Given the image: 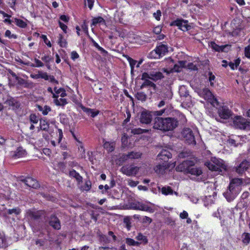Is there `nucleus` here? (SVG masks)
Listing matches in <instances>:
<instances>
[{
    "instance_id": "33",
    "label": "nucleus",
    "mask_w": 250,
    "mask_h": 250,
    "mask_svg": "<svg viewBox=\"0 0 250 250\" xmlns=\"http://www.w3.org/2000/svg\"><path fill=\"white\" fill-rule=\"evenodd\" d=\"M37 108L38 110L42 112V114L44 115H47L48 112L51 111V108L47 105H44L43 106L38 105Z\"/></svg>"
},
{
    "instance_id": "48",
    "label": "nucleus",
    "mask_w": 250,
    "mask_h": 250,
    "mask_svg": "<svg viewBox=\"0 0 250 250\" xmlns=\"http://www.w3.org/2000/svg\"><path fill=\"white\" fill-rule=\"evenodd\" d=\"M20 212V210L19 208H13V209H9L5 212V214L6 215L8 214H12L13 213H14L15 214H18Z\"/></svg>"
},
{
    "instance_id": "49",
    "label": "nucleus",
    "mask_w": 250,
    "mask_h": 250,
    "mask_svg": "<svg viewBox=\"0 0 250 250\" xmlns=\"http://www.w3.org/2000/svg\"><path fill=\"white\" fill-rule=\"evenodd\" d=\"M29 120L31 123L37 124L39 121L38 117L34 114H32L29 117Z\"/></svg>"
},
{
    "instance_id": "25",
    "label": "nucleus",
    "mask_w": 250,
    "mask_h": 250,
    "mask_svg": "<svg viewBox=\"0 0 250 250\" xmlns=\"http://www.w3.org/2000/svg\"><path fill=\"white\" fill-rule=\"evenodd\" d=\"M187 173H189L191 175L195 176H199L202 173V171L200 168L192 166L189 167Z\"/></svg>"
},
{
    "instance_id": "62",
    "label": "nucleus",
    "mask_w": 250,
    "mask_h": 250,
    "mask_svg": "<svg viewBox=\"0 0 250 250\" xmlns=\"http://www.w3.org/2000/svg\"><path fill=\"white\" fill-rule=\"evenodd\" d=\"M179 216H180V218L184 219L187 218V217L188 216V213L186 211L184 210L182 212H181Z\"/></svg>"
},
{
    "instance_id": "56",
    "label": "nucleus",
    "mask_w": 250,
    "mask_h": 250,
    "mask_svg": "<svg viewBox=\"0 0 250 250\" xmlns=\"http://www.w3.org/2000/svg\"><path fill=\"white\" fill-rule=\"evenodd\" d=\"M186 67H187L189 69L193 70L197 69L196 66L192 63H187Z\"/></svg>"
},
{
    "instance_id": "24",
    "label": "nucleus",
    "mask_w": 250,
    "mask_h": 250,
    "mask_svg": "<svg viewBox=\"0 0 250 250\" xmlns=\"http://www.w3.org/2000/svg\"><path fill=\"white\" fill-rule=\"evenodd\" d=\"M209 46L214 50L218 52L224 51L225 49L228 47V45H221L219 46L216 44L214 42H210L209 44Z\"/></svg>"
},
{
    "instance_id": "42",
    "label": "nucleus",
    "mask_w": 250,
    "mask_h": 250,
    "mask_svg": "<svg viewBox=\"0 0 250 250\" xmlns=\"http://www.w3.org/2000/svg\"><path fill=\"white\" fill-rule=\"evenodd\" d=\"M63 97L56 98L55 99V103L58 105H65L67 102L65 99L63 98Z\"/></svg>"
},
{
    "instance_id": "40",
    "label": "nucleus",
    "mask_w": 250,
    "mask_h": 250,
    "mask_svg": "<svg viewBox=\"0 0 250 250\" xmlns=\"http://www.w3.org/2000/svg\"><path fill=\"white\" fill-rule=\"evenodd\" d=\"M8 104L12 106L14 109L17 108L20 106V104L15 100L13 99H10L7 101Z\"/></svg>"
},
{
    "instance_id": "4",
    "label": "nucleus",
    "mask_w": 250,
    "mask_h": 250,
    "mask_svg": "<svg viewBox=\"0 0 250 250\" xmlns=\"http://www.w3.org/2000/svg\"><path fill=\"white\" fill-rule=\"evenodd\" d=\"M205 165L209 170L219 172L227 169V166L225 165L224 161L216 158H212L210 161L207 162Z\"/></svg>"
},
{
    "instance_id": "1",
    "label": "nucleus",
    "mask_w": 250,
    "mask_h": 250,
    "mask_svg": "<svg viewBox=\"0 0 250 250\" xmlns=\"http://www.w3.org/2000/svg\"><path fill=\"white\" fill-rule=\"evenodd\" d=\"M178 125V122L174 118L157 117L155 119L153 127L155 129L169 131L175 128Z\"/></svg>"
},
{
    "instance_id": "35",
    "label": "nucleus",
    "mask_w": 250,
    "mask_h": 250,
    "mask_svg": "<svg viewBox=\"0 0 250 250\" xmlns=\"http://www.w3.org/2000/svg\"><path fill=\"white\" fill-rule=\"evenodd\" d=\"M241 60L239 58L234 60L233 62H230L229 63V65L232 70H234L237 68L240 63Z\"/></svg>"
},
{
    "instance_id": "12",
    "label": "nucleus",
    "mask_w": 250,
    "mask_h": 250,
    "mask_svg": "<svg viewBox=\"0 0 250 250\" xmlns=\"http://www.w3.org/2000/svg\"><path fill=\"white\" fill-rule=\"evenodd\" d=\"M244 184V181L241 178H233L230 182V188L233 189L236 193H240L241 190V186Z\"/></svg>"
},
{
    "instance_id": "36",
    "label": "nucleus",
    "mask_w": 250,
    "mask_h": 250,
    "mask_svg": "<svg viewBox=\"0 0 250 250\" xmlns=\"http://www.w3.org/2000/svg\"><path fill=\"white\" fill-rule=\"evenodd\" d=\"M16 24L21 28H25L27 26V23L25 21L17 18L14 19Z\"/></svg>"
},
{
    "instance_id": "45",
    "label": "nucleus",
    "mask_w": 250,
    "mask_h": 250,
    "mask_svg": "<svg viewBox=\"0 0 250 250\" xmlns=\"http://www.w3.org/2000/svg\"><path fill=\"white\" fill-rule=\"evenodd\" d=\"M136 98L140 101H145L146 100V95L143 92H138L136 95Z\"/></svg>"
},
{
    "instance_id": "8",
    "label": "nucleus",
    "mask_w": 250,
    "mask_h": 250,
    "mask_svg": "<svg viewBox=\"0 0 250 250\" xmlns=\"http://www.w3.org/2000/svg\"><path fill=\"white\" fill-rule=\"evenodd\" d=\"M167 52V46L164 44H160L151 52V55L154 58H160Z\"/></svg>"
},
{
    "instance_id": "26",
    "label": "nucleus",
    "mask_w": 250,
    "mask_h": 250,
    "mask_svg": "<svg viewBox=\"0 0 250 250\" xmlns=\"http://www.w3.org/2000/svg\"><path fill=\"white\" fill-rule=\"evenodd\" d=\"M115 143L114 142H107L104 141V147L107 151L112 152L114 150Z\"/></svg>"
},
{
    "instance_id": "15",
    "label": "nucleus",
    "mask_w": 250,
    "mask_h": 250,
    "mask_svg": "<svg viewBox=\"0 0 250 250\" xmlns=\"http://www.w3.org/2000/svg\"><path fill=\"white\" fill-rule=\"evenodd\" d=\"M152 119V115L150 112L146 110L142 112L140 117V121L141 123L148 124L151 123Z\"/></svg>"
},
{
    "instance_id": "54",
    "label": "nucleus",
    "mask_w": 250,
    "mask_h": 250,
    "mask_svg": "<svg viewBox=\"0 0 250 250\" xmlns=\"http://www.w3.org/2000/svg\"><path fill=\"white\" fill-rule=\"evenodd\" d=\"M42 38L43 39L44 43L49 47H51V43L48 40L46 35H42Z\"/></svg>"
},
{
    "instance_id": "7",
    "label": "nucleus",
    "mask_w": 250,
    "mask_h": 250,
    "mask_svg": "<svg viewBox=\"0 0 250 250\" xmlns=\"http://www.w3.org/2000/svg\"><path fill=\"white\" fill-rule=\"evenodd\" d=\"M140 168L138 167L125 165L122 167L121 171L128 176H135L138 172Z\"/></svg>"
},
{
    "instance_id": "22",
    "label": "nucleus",
    "mask_w": 250,
    "mask_h": 250,
    "mask_svg": "<svg viewBox=\"0 0 250 250\" xmlns=\"http://www.w3.org/2000/svg\"><path fill=\"white\" fill-rule=\"evenodd\" d=\"M171 157V154L169 151L166 149H163L158 155V158L166 162Z\"/></svg>"
},
{
    "instance_id": "53",
    "label": "nucleus",
    "mask_w": 250,
    "mask_h": 250,
    "mask_svg": "<svg viewBox=\"0 0 250 250\" xmlns=\"http://www.w3.org/2000/svg\"><path fill=\"white\" fill-rule=\"evenodd\" d=\"M153 16L156 20L160 21L161 17V11L160 10H157L156 12L153 13Z\"/></svg>"
},
{
    "instance_id": "21",
    "label": "nucleus",
    "mask_w": 250,
    "mask_h": 250,
    "mask_svg": "<svg viewBox=\"0 0 250 250\" xmlns=\"http://www.w3.org/2000/svg\"><path fill=\"white\" fill-rule=\"evenodd\" d=\"M24 182L26 185L32 188H36L39 187V183L38 181L31 177L26 178Z\"/></svg>"
},
{
    "instance_id": "11",
    "label": "nucleus",
    "mask_w": 250,
    "mask_h": 250,
    "mask_svg": "<svg viewBox=\"0 0 250 250\" xmlns=\"http://www.w3.org/2000/svg\"><path fill=\"white\" fill-rule=\"evenodd\" d=\"M149 204H145L141 202L134 203L132 208L134 209L147 211L150 213L154 212V208L150 206Z\"/></svg>"
},
{
    "instance_id": "2",
    "label": "nucleus",
    "mask_w": 250,
    "mask_h": 250,
    "mask_svg": "<svg viewBox=\"0 0 250 250\" xmlns=\"http://www.w3.org/2000/svg\"><path fill=\"white\" fill-rule=\"evenodd\" d=\"M198 135V131L195 127H185L182 132V136L186 143L189 145H196L195 137Z\"/></svg>"
},
{
    "instance_id": "23",
    "label": "nucleus",
    "mask_w": 250,
    "mask_h": 250,
    "mask_svg": "<svg viewBox=\"0 0 250 250\" xmlns=\"http://www.w3.org/2000/svg\"><path fill=\"white\" fill-rule=\"evenodd\" d=\"M154 169L157 174H163L167 170L166 163L156 166Z\"/></svg>"
},
{
    "instance_id": "16",
    "label": "nucleus",
    "mask_w": 250,
    "mask_h": 250,
    "mask_svg": "<svg viewBox=\"0 0 250 250\" xmlns=\"http://www.w3.org/2000/svg\"><path fill=\"white\" fill-rule=\"evenodd\" d=\"M219 116L224 119H229L232 115L231 111L226 106L221 107L218 110Z\"/></svg>"
},
{
    "instance_id": "50",
    "label": "nucleus",
    "mask_w": 250,
    "mask_h": 250,
    "mask_svg": "<svg viewBox=\"0 0 250 250\" xmlns=\"http://www.w3.org/2000/svg\"><path fill=\"white\" fill-rule=\"evenodd\" d=\"M34 62L36 63V64L30 65L31 66L39 67H42L43 66V63L40 60H39L36 58H35Z\"/></svg>"
},
{
    "instance_id": "44",
    "label": "nucleus",
    "mask_w": 250,
    "mask_h": 250,
    "mask_svg": "<svg viewBox=\"0 0 250 250\" xmlns=\"http://www.w3.org/2000/svg\"><path fill=\"white\" fill-rule=\"evenodd\" d=\"M126 58L130 66L131 71V72H132L134 68V66L136 65L137 63V61L136 60H133V59L129 57H127Z\"/></svg>"
},
{
    "instance_id": "27",
    "label": "nucleus",
    "mask_w": 250,
    "mask_h": 250,
    "mask_svg": "<svg viewBox=\"0 0 250 250\" xmlns=\"http://www.w3.org/2000/svg\"><path fill=\"white\" fill-rule=\"evenodd\" d=\"M55 93H53V97L55 98H59V97H64L66 96V93L65 91L62 88L54 89Z\"/></svg>"
},
{
    "instance_id": "39",
    "label": "nucleus",
    "mask_w": 250,
    "mask_h": 250,
    "mask_svg": "<svg viewBox=\"0 0 250 250\" xmlns=\"http://www.w3.org/2000/svg\"><path fill=\"white\" fill-rule=\"evenodd\" d=\"M40 127L42 130H47L49 128V124L45 120L41 119L40 120Z\"/></svg>"
},
{
    "instance_id": "64",
    "label": "nucleus",
    "mask_w": 250,
    "mask_h": 250,
    "mask_svg": "<svg viewBox=\"0 0 250 250\" xmlns=\"http://www.w3.org/2000/svg\"><path fill=\"white\" fill-rule=\"evenodd\" d=\"M162 31V28L160 26H157L155 27L153 29V32L156 34H159L161 33Z\"/></svg>"
},
{
    "instance_id": "30",
    "label": "nucleus",
    "mask_w": 250,
    "mask_h": 250,
    "mask_svg": "<svg viewBox=\"0 0 250 250\" xmlns=\"http://www.w3.org/2000/svg\"><path fill=\"white\" fill-rule=\"evenodd\" d=\"M136 239L140 241L139 243L141 244H143L144 245L148 243V239L145 235H144L143 234L139 233L137 236L136 237Z\"/></svg>"
},
{
    "instance_id": "38",
    "label": "nucleus",
    "mask_w": 250,
    "mask_h": 250,
    "mask_svg": "<svg viewBox=\"0 0 250 250\" xmlns=\"http://www.w3.org/2000/svg\"><path fill=\"white\" fill-rule=\"evenodd\" d=\"M125 243L128 246H139L140 245L139 242L136 241L133 239L129 238H126Z\"/></svg>"
},
{
    "instance_id": "18",
    "label": "nucleus",
    "mask_w": 250,
    "mask_h": 250,
    "mask_svg": "<svg viewBox=\"0 0 250 250\" xmlns=\"http://www.w3.org/2000/svg\"><path fill=\"white\" fill-rule=\"evenodd\" d=\"M239 193H236V191L229 186V189L227 191L224 193V196L226 198L227 201L230 202L234 200L236 197L238 195Z\"/></svg>"
},
{
    "instance_id": "41",
    "label": "nucleus",
    "mask_w": 250,
    "mask_h": 250,
    "mask_svg": "<svg viewBox=\"0 0 250 250\" xmlns=\"http://www.w3.org/2000/svg\"><path fill=\"white\" fill-rule=\"evenodd\" d=\"M242 239L243 242L247 245L250 241V234L249 233H244L242 235Z\"/></svg>"
},
{
    "instance_id": "60",
    "label": "nucleus",
    "mask_w": 250,
    "mask_h": 250,
    "mask_svg": "<svg viewBox=\"0 0 250 250\" xmlns=\"http://www.w3.org/2000/svg\"><path fill=\"white\" fill-rule=\"evenodd\" d=\"M59 23L61 28L63 30V31L65 33H66L67 32V26L65 24L61 22V21H59Z\"/></svg>"
},
{
    "instance_id": "10",
    "label": "nucleus",
    "mask_w": 250,
    "mask_h": 250,
    "mask_svg": "<svg viewBox=\"0 0 250 250\" xmlns=\"http://www.w3.org/2000/svg\"><path fill=\"white\" fill-rule=\"evenodd\" d=\"M186 61H179L177 63L174 64L172 68L168 69L164 68L162 69V71L167 73H170L173 72H179L182 70L183 68L186 67Z\"/></svg>"
},
{
    "instance_id": "55",
    "label": "nucleus",
    "mask_w": 250,
    "mask_h": 250,
    "mask_svg": "<svg viewBox=\"0 0 250 250\" xmlns=\"http://www.w3.org/2000/svg\"><path fill=\"white\" fill-rule=\"evenodd\" d=\"M167 165V170L170 171L175 167V162L169 163L168 164L166 163Z\"/></svg>"
},
{
    "instance_id": "3",
    "label": "nucleus",
    "mask_w": 250,
    "mask_h": 250,
    "mask_svg": "<svg viewBox=\"0 0 250 250\" xmlns=\"http://www.w3.org/2000/svg\"><path fill=\"white\" fill-rule=\"evenodd\" d=\"M230 211L229 209L219 208L213 213L212 216L220 220L221 226H227L230 223L229 220L230 219Z\"/></svg>"
},
{
    "instance_id": "57",
    "label": "nucleus",
    "mask_w": 250,
    "mask_h": 250,
    "mask_svg": "<svg viewBox=\"0 0 250 250\" xmlns=\"http://www.w3.org/2000/svg\"><path fill=\"white\" fill-rule=\"evenodd\" d=\"M245 55L247 58L250 59V46H248L245 48Z\"/></svg>"
},
{
    "instance_id": "47",
    "label": "nucleus",
    "mask_w": 250,
    "mask_h": 250,
    "mask_svg": "<svg viewBox=\"0 0 250 250\" xmlns=\"http://www.w3.org/2000/svg\"><path fill=\"white\" fill-rule=\"evenodd\" d=\"M147 131H148V130L138 128L132 129L131 132L134 134H140Z\"/></svg>"
},
{
    "instance_id": "28",
    "label": "nucleus",
    "mask_w": 250,
    "mask_h": 250,
    "mask_svg": "<svg viewBox=\"0 0 250 250\" xmlns=\"http://www.w3.org/2000/svg\"><path fill=\"white\" fill-rule=\"evenodd\" d=\"M161 191L162 194L165 195H172L173 194H174L176 196H178V193L176 192H173L171 188L169 187H163L162 188Z\"/></svg>"
},
{
    "instance_id": "20",
    "label": "nucleus",
    "mask_w": 250,
    "mask_h": 250,
    "mask_svg": "<svg viewBox=\"0 0 250 250\" xmlns=\"http://www.w3.org/2000/svg\"><path fill=\"white\" fill-rule=\"evenodd\" d=\"M26 155V151L22 147H18L16 151L12 152L11 155L15 158L24 157Z\"/></svg>"
},
{
    "instance_id": "29",
    "label": "nucleus",
    "mask_w": 250,
    "mask_h": 250,
    "mask_svg": "<svg viewBox=\"0 0 250 250\" xmlns=\"http://www.w3.org/2000/svg\"><path fill=\"white\" fill-rule=\"evenodd\" d=\"M83 111L86 112L88 115H90L93 118L96 117L99 113V110L90 108H83Z\"/></svg>"
},
{
    "instance_id": "43",
    "label": "nucleus",
    "mask_w": 250,
    "mask_h": 250,
    "mask_svg": "<svg viewBox=\"0 0 250 250\" xmlns=\"http://www.w3.org/2000/svg\"><path fill=\"white\" fill-rule=\"evenodd\" d=\"M144 81H145L144 82L141 86V88H143V87L146 86H151V87H152L154 88H155L156 85L153 82H151L149 80H146Z\"/></svg>"
},
{
    "instance_id": "34",
    "label": "nucleus",
    "mask_w": 250,
    "mask_h": 250,
    "mask_svg": "<svg viewBox=\"0 0 250 250\" xmlns=\"http://www.w3.org/2000/svg\"><path fill=\"white\" fill-rule=\"evenodd\" d=\"M150 75L151 76V79L154 81L160 80L163 78V74L160 72H151Z\"/></svg>"
},
{
    "instance_id": "32",
    "label": "nucleus",
    "mask_w": 250,
    "mask_h": 250,
    "mask_svg": "<svg viewBox=\"0 0 250 250\" xmlns=\"http://www.w3.org/2000/svg\"><path fill=\"white\" fill-rule=\"evenodd\" d=\"M58 43L61 47H66L67 44L66 40L63 38L62 34H59L58 36Z\"/></svg>"
},
{
    "instance_id": "37",
    "label": "nucleus",
    "mask_w": 250,
    "mask_h": 250,
    "mask_svg": "<svg viewBox=\"0 0 250 250\" xmlns=\"http://www.w3.org/2000/svg\"><path fill=\"white\" fill-rule=\"evenodd\" d=\"M98 23L102 24H105V21L102 17H98L97 18H95L92 20V25H96Z\"/></svg>"
},
{
    "instance_id": "13",
    "label": "nucleus",
    "mask_w": 250,
    "mask_h": 250,
    "mask_svg": "<svg viewBox=\"0 0 250 250\" xmlns=\"http://www.w3.org/2000/svg\"><path fill=\"white\" fill-rule=\"evenodd\" d=\"M194 164V163L192 161H184L176 167V169L178 171H183L187 173L189 167L193 166Z\"/></svg>"
},
{
    "instance_id": "17",
    "label": "nucleus",
    "mask_w": 250,
    "mask_h": 250,
    "mask_svg": "<svg viewBox=\"0 0 250 250\" xmlns=\"http://www.w3.org/2000/svg\"><path fill=\"white\" fill-rule=\"evenodd\" d=\"M48 223L54 229L59 230L61 229V223L59 219L55 215H52L49 218Z\"/></svg>"
},
{
    "instance_id": "46",
    "label": "nucleus",
    "mask_w": 250,
    "mask_h": 250,
    "mask_svg": "<svg viewBox=\"0 0 250 250\" xmlns=\"http://www.w3.org/2000/svg\"><path fill=\"white\" fill-rule=\"evenodd\" d=\"M6 245L7 244L4 235L0 233V248L6 247Z\"/></svg>"
},
{
    "instance_id": "6",
    "label": "nucleus",
    "mask_w": 250,
    "mask_h": 250,
    "mask_svg": "<svg viewBox=\"0 0 250 250\" xmlns=\"http://www.w3.org/2000/svg\"><path fill=\"white\" fill-rule=\"evenodd\" d=\"M197 92L201 97L208 101L213 106H215V104L217 103L216 99L214 98L210 91L208 88L200 89Z\"/></svg>"
},
{
    "instance_id": "5",
    "label": "nucleus",
    "mask_w": 250,
    "mask_h": 250,
    "mask_svg": "<svg viewBox=\"0 0 250 250\" xmlns=\"http://www.w3.org/2000/svg\"><path fill=\"white\" fill-rule=\"evenodd\" d=\"M233 122L237 128L241 129H248L250 128V121L241 116H235Z\"/></svg>"
},
{
    "instance_id": "59",
    "label": "nucleus",
    "mask_w": 250,
    "mask_h": 250,
    "mask_svg": "<svg viewBox=\"0 0 250 250\" xmlns=\"http://www.w3.org/2000/svg\"><path fill=\"white\" fill-rule=\"evenodd\" d=\"M40 78H42L45 80H47L49 79V77L46 73L40 72Z\"/></svg>"
},
{
    "instance_id": "61",
    "label": "nucleus",
    "mask_w": 250,
    "mask_h": 250,
    "mask_svg": "<svg viewBox=\"0 0 250 250\" xmlns=\"http://www.w3.org/2000/svg\"><path fill=\"white\" fill-rule=\"evenodd\" d=\"M151 76L150 74H148L147 73H144L142 76V79L143 80H148V79H151Z\"/></svg>"
},
{
    "instance_id": "51",
    "label": "nucleus",
    "mask_w": 250,
    "mask_h": 250,
    "mask_svg": "<svg viewBox=\"0 0 250 250\" xmlns=\"http://www.w3.org/2000/svg\"><path fill=\"white\" fill-rule=\"evenodd\" d=\"M5 36L6 37H8L9 39H16L17 36L16 35L12 34L10 30H7L5 33Z\"/></svg>"
},
{
    "instance_id": "52",
    "label": "nucleus",
    "mask_w": 250,
    "mask_h": 250,
    "mask_svg": "<svg viewBox=\"0 0 250 250\" xmlns=\"http://www.w3.org/2000/svg\"><path fill=\"white\" fill-rule=\"evenodd\" d=\"M127 184L129 186L131 187H136L139 183L138 181H135L131 179H128L127 180Z\"/></svg>"
},
{
    "instance_id": "31",
    "label": "nucleus",
    "mask_w": 250,
    "mask_h": 250,
    "mask_svg": "<svg viewBox=\"0 0 250 250\" xmlns=\"http://www.w3.org/2000/svg\"><path fill=\"white\" fill-rule=\"evenodd\" d=\"M69 175L71 177L75 178L78 183L81 182L82 181V177L75 170H72L70 171Z\"/></svg>"
},
{
    "instance_id": "19",
    "label": "nucleus",
    "mask_w": 250,
    "mask_h": 250,
    "mask_svg": "<svg viewBox=\"0 0 250 250\" xmlns=\"http://www.w3.org/2000/svg\"><path fill=\"white\" fill-rule=\"evenodd\" d=\"M175 25L179 27V29L183 31L188 30L190 26L188 25V21L185 20H178L175 21Z\"/></svg>"
},
{
    "instance_id": "58",
    "label": "nucleus",
    "mask_w": 250,
    "mask_h": 250,
    "mask_svg": "<svg viewBox=\"0 0 250 250\" xmlns=\"http://www.w3.org/2000/svg\"><path fill=\"white\" fill-rule=\"evenodd\" d=\"M79 57V54L75 51H73L71 53V58L75 61Z\"/></svg>"
},
{
    "instance_id": "9",
    "label": "nucleus",
    "mask_w": 250,
    "mask_h": 250,
    "mask_svg": "<svg viewBox=\"0 0 250 250\" xmlns=\"http://www.w3.org/2000/svg\"><path fill=\"white\" fill-rule=\"evenodd\" d=\"M142 154L139 152H131L127 155H123L122 157L120 158L116 162L117 164L120 165L121 163L128 160L138 159L141 157Z\"/></svg>"
},
{
    "instance_id": "63",
    "label": "nucleus",
    "mask_w": 250,
    "mask_h": 250,
    "mask_svg": "<svg viewBox=\"0 0 250 250\" xmlns=\"http://www.w3.org/2000/svg\"><path fill=\"white\" fill-rule=\"evenodd\" d=\"M42 60L45 62H49L51 60V58L49 56L44 55L42 58Z\"/></svg>"
},
{
    "instance_id": "14",
    "label": "nucleus",
    "mask_w": 250,
    "mask_h": 250,
    "mask_svg": "<svg viewBox=\"0 0 250 250\" xmlns=\"http://www.w3.org/2000/svg\"><path fill=\"white\" fill-rule=\"evenodd\" d=\"M250 166V163L246 160L242 161L239 165L234 168L235 171L239 175L243 174Z\"/></svg>"
}]
</instances>
